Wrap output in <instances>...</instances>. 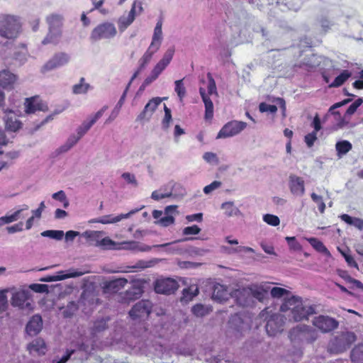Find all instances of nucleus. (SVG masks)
Listing matches in <instances>:
<instances>
[{"mask_svg":"<svg viewBox=\"0 0 363 363\" xmlns=\"http://www.w3.org/2000/svg\"><path fill=\"white\" fill-rule=\"evenodd\" d=\"M280 311L287 312L291 311V318L295 321L307 320L311 315L315 314V306H305L300 296L292 295L285 298L280 306Z\"/></svg>","mask_w":363,"mask_h":363,"instance_id":"nucleus-1","label":"nucleus"},{"mask_svg":"<svg viewBox=\"0 0 363 363\" xmlns=\"http://www.w3.org/2000/svg\"><path fill=\"white\" fill-rule=\"evenodd\" d=\"M21 23L16 15L0 13V36L9 40L16 39L20 34Z\"/></svg>","mask_w":363,"mask_h":363,"instance_id":"nucleus-2","label":"nucleus"},{"mask_svg":"<svg viewBox=\"0 0 363 363\" xmlns=\"http://www.w3.org/2000/svg\"><path fill=\"white\" fill-rule=\"evenodd\" d=\"M207 77L208 80V94L206 92L205 88L203 87H200L199 91L204 104V119L206 121H211L213 118V103L209 96H211V94H213L218 96V91L216 82L214 81L213 77L211 72L208 73Z\"/></svg>","mask_w":363,"mask_h":363,"instance_id":"nucleus-3","label":"nucleus"},{"mask_svg":"<svg viewBox=\"0 0 363 363\" xmlns=\"http://www.w3.org/2000/svg\"><path fill=\"white\" fill-rule=\"evenodd\" d=\"M289 337L291 342L312 343L318 337V333L314 328L301 325L293 328L289 332Z\"/></svg>","mask_w":363,"mask_h":363,"instance_id":"nucleus-4","label":"nucleus"},{"mask_svg":"<svg viewBox=\"0 0 363 363\" xmlns=\"http://www.w3.org/2000/svg\"><path fill=\"white\" fill-rule=\"evenodd\" d=\"M117 33L113 23L105 22L99 24L91 31L89 40L91 43H96L101 40L113 38Z\"/></svg>","mask_w":363,"mask_h":363,"instance_id":"nucleus-5","label":"nucleus"},{"mask_svg":"<svg viewBox=\"0 0 363 363\" xmlns=\"http://www.w3.org/2000/svg\"><path fill=\"white\" fill-rule=\"evenodd\" d=\"M174 53V49H168L166 51L161 60L157 63L153 70L151 72L150 76L145 79L143 86L140 88V89H144L145 86H148V84L157 79L160 73L165 69L166 67H167L172 61Z\"/></svg>","mask_w":363,"mask_h":363,"instance_id":"nucleus-6","label":"nucleus"},{"mask_svg":"<svg viewBox=\"0 0 363 363\" xmlns=\"http://www.w3.org/2000/svg\"><path fill=\"white\" fill-rule=\"evenodd\" d=\"M174 53V49H168L166 51L161 60L157 63L153 70L151 72L150 76L145 79L143 86L140 88V89H144L145 86H148V84L157 79L160 73L165 69L166 67H167L172 61Z\"/></svg>","mask_w":363,"mask_h":363,"instance_id":"nucleus-7","label":"nucleus"},{"mask_svg":"<svg viewBox=\"0 0 363 363\" xmlns=\"http://www.w3.org/2000/svg\"><path fill=\"white\" fill-rule=\"evenodd\" d=\"M312 324L317 330L323 333L333 332L339 326V322L335 318L324 315L315 316Z\"/></svg>","mask_w":363,"mask_h":363,"instance_id":"nucleus-8","label":"nucleus"},{"mask_svg":"<svg viewBox=\"0 0 363 363\" xmlns=\"http://www.w3.org/2000/svg\"><path fill=\"white\" fill-rule=\"evenodd\" d=\"M247 123L242 121L232 120L221 127L217 134V139L228 138L236 135L245 129Z\"/></svg>","mask_w":363,"mask_h":363,"instance_id":"nucleus-9","label":"nucleus"},{"mask_svg":"<svg viewBox=\"0 0 363 363\" xmlns=\"http://www.w3.org/2000/svg\"><path fill=\"white\" fill-rule=\"evenodd\" d=\"M70 55L65 52L55 53L41 68L42 73H46L58 69L69 63Z\"/></svg>","mask_w":363,"mask_h":363,"instance_id":"nucleus-10","label":"nucleus"},{"mask_svg":"<svg viewBox=\"0 0 363 363\" xmlns=\"http://www.w3.org/2000/svg\"><path fill=\"white\" fill-rule=\"evenodd\" d=\"M104 234L103 231H86L83 233V237L96 240V245L101 247L103 250H116L119 248L118 247V244L108 237L99 240Z\"/></svg>","mask_w":363,"mask_h":363,"instance_id":"nucleus-11","label":"nucleus"},{"mask_svg":"<svg viewBox=\"0 0 363 363\" xmlns=\"http://www.w3.org/2000/svg\"><path fill=\"white\" fill-rule=\"evenodd\" d=\"M11 305L18 307L21 310L30 311L33 310L32 302L30 297V291L28 290H20L13 294Z\"/></svg>","mask_w":363,"mask_h":363,"instance_id":"nucleus-12","label":"nucleus"},{"mask_svg":"<svg viewBox=\"0 0 363 363\" xmlns=\"http://www.w3.org/2000/svg\"><path fill=\"white\" fill-rule=\"evenodd\" d=\"M179 288V284L172 278L157 279L154 283L155 293L160 294H172Z\"/></svg>","mask_w":363,"mask_h":363,"instance_id":"nucleus-13","label":"nucleus"},{"mask_svg":"<svg viewBox=\"0 0 363 363\" xmlns=\"http://www.w3.org/2000/svg\"><path fill=\"white\" fill-rule=\"evenodd\" d=\"M356 335L354 333H347L342 335V338L336 337L334 342L330 345V351L335 353H340L356 341Z\"/></svg>","mask_w":363,"mask_h":363,"instance_id":"nucleus-14","label":"nucleus"},{"mask_svg":"<svg viewBox=\"0 0 363 363\" xmlns=\"http://www.w3.org/2000/svg\"><path fill=\"white\" fill-rule=\"evenodd\" d=\"M284 322L282 315L273 314L270 315L267 321L265 329L269 336H275L284 330Z\"/></svg>","mask_w":363,"mask_h":363,"instance_id":"nucleus-15","label":"nucleus"},{"mask_svg":"<svg viewBox=\"0 0 363 363\" xmlns=\"http://www.w3.org/2000/svg\"><path fill=\"white\" fill-rule=\"evenodd\" d=\"M108 109L107 106H104L94 116H90L88 120L84 121L80 126L77 129V135L79 138H82L91 126L104 115V112Z\"/></svg>","mask_w":363,"mask_h":363,"instance_id":"nucleus-16","label":"nucleus"},{"mask_svg":"<svg viewBox=\"0 0 363 363\" xmlns=\"http://www.w3.org/2000/svg\"><path fill=\"white\" fill-rule=\"evenodd\" d=\"M289 187L291 194L296 196H302L306 192L303 179L301 177L294 175V174L289 176Z\"/></svg>","mask_w":363,"mask_h":363,"instance_id":"nucleus-17","label":"nucleus"},{"mask_svg":"<svg viewBox=\"0 0 363 363\" xmlns=\"http://www.w3.org/2000/svg\"><path fill=\"white\" fill-rule=\"evenodd\" d=\"M4 112L6 129L12 132L18 130L21 128V123L18 121L16 114L9 109H4Z\"/></svg>","mask_w":363,"mask_h":363,"instance_id":"nucleus-18","label":"nucleus"},{"mask_svg":"<svg viewBox=\"0 0 363 363\" xmlns=\"http://www.w3.org/2000/svg\"><path fill=\"white\" fill-rule=\"evenodd\" d=\"M43 328V320L40 315H34L28 322L26 331L30 336L38 335Z\"/></svg>","mask_w":363,"mask_h":363,"instance_id":"nucleus-19","label":"nucleus"},{"mask_svg":"<svg viewBox=\"0 0 363 363\" xmlns=\"http://www.w3.org/2000/svg\"><path fill=\"white\" fill-rule=\"evenodd\" d=\"M135 211L132 210L127 213H122L118 216L106 215L92 220V223H99L102 224H110L118 223L123 219L128 218L130 216L135 214Z\"/></svg>","mask_w":363,"mask_h":363,"instance_id":"nucleus-20","label":"nucleus"},{"mask_svg":"<svg viewBox=\"0 0 363 363\" xmlns=\"http://www.w3.org/2000/svg\"><path fill=\"white\" fill-rule=\"evenodd\" d=\"M152 303L150 300H141L138 302V320H144L150 316Z\"/></svg>","mask_w":363,"mask_h":363,"instance_id":"nucleus-21","label":"nucleus"},{"mask_svg":"<svg viewBox=\"0 0 363 363\" xmlns=\"http://www.w3.org/2000/svg\"><path fill=\"white\" fill-rule=\"evenodd\" d=\"M17 79L16 76L7 69L0 71V86L4 89H12Z\"/></svg>","mask_w":363,"mask_h":363,"instance_id":"nucleus-22","label":"nucleus"},{"mask_svg":"<svg viewBox=\"0 0 363 363\" xmlns=\"http://www.w3.org/2000/svg\"><path fill=\"white\" fill-rule=\"evenodd\" d=\"M136 7V1H133L132 8L127 15L121 16L118 21L119 30L123 32L125 30L135 19V9Z\"/></svg>","mask_w":363,"mask_h":363,"instance_id":"nucleus-23","label":"nucleus"},{"mask_svg":"<svg viewBox=\"0 0 363 363\" xmlns=\"http://www.w3.org/2000/svg\"><path fill=\"white\" fill-rule=\"evenodd\" d=\"M99 299L93 291L85 289L81 295L79 303L84 306L92 307L96 305Z\"/></svg>","mask_w":363,"mask_h":363,"instance_id":"nucleus-24","label":"nucleus"},{"mask_svg":"<svg viewBox=\"0 0 363 363\" xmlns=\"http://www.w3.org/2000/svg\"><path fill=\"white\" fill-rule=\"evenodd\" d=\"M27 349L31 354L42 355L46 352V346L44 340L37 338L28 345Z\"/></svg>","mask_w":363,"mask_h":363,"instance_id":"nucleus-25","label":"nucleus"},{"mask_svg":"<svg viewBox=\"0 0 363 363\" xmlns=\"http://www.w3.org/2000/svg\"><path fill=\"white\" fill-rule=\"evenodd\" d=\"M25 108L27 113H33L36 111H45L48 109L47 106L38 101L35 97L26 99Z\"/></svg>","mask_w":363,"mask_h":363,"instance_id":"nucleus-26","label":"nucleus"},{"mask_svg":"<svg viewBox=\"0 0 363 363\" xmlns=\"http://www.w3.org/2000/svg\"><path fill=\"white\" fill-rule=\"evenodd\" d=\"M128 280L124 278L114 279L104 284V290L106 293H116L125 286Z\"/></svg>","mask_w":363,"mask_h":363,"instance_id":"nucleus-27","label":"nucleus"},{"mask_svg":"<svg viewBox=\"0 0 363 363\" xmlns=\"http://www.w3.org/2000/svg\"><path fill=\"white\" fill-rule=\"evenodd\" d=\"M162 102L161 99L159 97L153 98L150 99L147 104L145 105L143 112L140 114V118L141 119L145 118H150V116L152 115V113L156 110L157 107Z\"/></svg>","mask_w":363,"mask_h":363,"instance_id":"nucleus-28","label":"nucleus"},{"mask_svg":"<svg viewBox=\"0 0 363 363\" xmlns=\"http://www.w3.org/2000/svg\"><path fill=\"white\" fill-rule=\"evenodd\" d=\"M81 139L77 134L71 135L67 141L56 150V152L60 155L68 152L72 147H74L78 141Z\"/></svg>","mask_w":363,"mask_h":363,"instance_id":"nucleus-29","label":"nucleus"},{"mask_svg":"<svg viewBox=\"0 0 363 363\" xmlns=\"http://www.w3.org/2000/svg\"><path fill=\"white\" fill-rule=\"evenodd\" d=\"M162 40V21L159 20L157 22L155 28L154 29L152 40L151 44L152 47H156L159 50Z\"/></svg>","mask_w":363,"mask_h":363,"instance_id":"nucleus-30","label":"nucleus"},{"mask_svg":"<svg viewBox=\"0 0 363 363\" xmlns=\"http://www.w3.org/2000/svg\"><path fill=\"white\" fill-rule=\"evenodd\" d=\"M199 294V289L196 284H191L189 287L184 289L181 301L188 302L193 300L194 297Z\"/></svg>","mask_w":363,"mask_h":363,"instance_id":"nucleus-31","label":"nucleus"},{"mask_svg":"<svg viewBox=\"0 0 363 363\" xmlns=\"http://www.w3.org/2000/svg\"><path fill=\"white\" fill-rule=\"evenodd\" d=\"M228 296V289L223 286V285L219 284L214 285L212 296L213 299L221 302L227 300Z\"/></svg>","mask_w":363,"mask_h":363,"instance_id":"nucleus-32","label":"nucleus"},{"mask_svg":"<svg viewBox=\"0 0 363 363\" xmlns=\"http://www.w3.org/2000/svg\"><path fill=\"white\" fill-rule=\"evenodd\" d=\"M49 30H61L62 17L60 15L52 14L47 18Z\"/></svg>","mask_w":363,"mask_h":363,"instance_id":"nucleus-33","label":"nucleus"},{"mask_svg":"<svg viewBox=\"0 0 363 363\" xmlns=\"http://www.w3.org/2000/svg\"><path fill=\"white\" fill-rule=\"evenodd\" d=\"M309 243L314 248L315 250L323 253L325 256L330 257L331 254L322 241H320L317 238H310L308 239Z\"/></svg>","mask_w":363,"mask_h":363,"instance_id":"nucleus-34","label":"nucleus"},{"mask_svg":"<svg viewBox=\"0 0 363 363\" xmlns=\"http://www.w3.org/2000/svg\"><path fill=\"white\" fill-rule=\"evenodd\" d=\"M62 35L61 30H49V33L47 36L42 41L43 45L48 43L57 44Z\"/></svg>","mask_w":363,"mask_h":363,"instance_id":"nucleus-35","label":"nucleus"},{"mask_svg":"<svg viewBox=\"0 0 363 363\" xmlns=\"http://www.w3.org/2000/svg\"><path fill=\"white\" fill-rule=\"evenodd\" d=\"M340 219L348 225H354L359 230H363V219L352 218V216L348 214H342Z\"/></svg>","mask_w":363,"mask_h":363,"instance_id":"nucleus-36","label":"nucleus"},{"mask_svg":"<svg viewBox=\"0 0 363 363\" xmlns=\"http://www.w3.org/2000/svg\"><path fill=\"white\" fill-rule=\"evenodd\" d=\"M352 76V74L348 70H343L340 74L335 78L333 82L329 86L330 87H339L347 81L348 78Z\"/></svg>","mask_w":363,"mask_h":363,"instance_id":"nucleus-37","label":"nucleus"},{"mask_svg":"<svg viewBox=\"0 0 363 363\" xmlns=\"http://www.w3.org/2000/svg\"><path fill=\"white\" fill-rule=\"evenodd\" d=\"M83 275V272L75 271L74 269H69L66 272L60 271L57 275H55V278H57V281L64 280L69 278L78 277Z\"/></svg>","mask_w":363,"mask_h":363,"instance_id":"nucleus-38","label":"nucleus"},{"mask_svg":"<svg viewBox=\"0 0 363 363\" xmlns=\"http://www.w3.org/2000/svg\"><path fill=\"white\" fill-rule=\"evenodd\" d=\"M351 359L353 363H363V345H358L353 348Z\"/></svg>","mask_w":363,"mask_h":363,"instance_id":"nucleus-39","label":"nucleus"},{"mask_svg":"<svg viewBox=\"0 0 363 363\" xmlns=\"http://www.w3.org/2000/svg\"><path fill=\"white\" fill-rule=\"evenodd\" d=\"M157 50H158L157 48H155V46L152 48V45L150 44L149 45L148 50L140 60V67H144L146 65H147L148 62H150L154 54L156 53Z\"/></svg>","mask_w":363,"mask_h":363,"instance_id":"nucleus-40","label":"nucleus"},{"mask_svg":"<svg viewBox=\"0 0 363 363\" xmlns=\"http://www.w3.org/2000/svg\"><path fill=\"white\" fill-rule=\"evenodd\" d=\"M21 213L22 210L18 209L11 215H6L0 217V220L2 223L3 225L5 224L11 223L17 221L21 218Z\"/></svg>","mask_w":363,"mask_h":363,"instance_id":"nucleus-41","label":"nucleus"},{"mask_svg":"<svg viewBox=\"0 0 363 363\" xmlns=\"http://www.w3.org/2000/svg\"><path fill=\"white\" fill-rule=\"evenodd\" d=\"M78 308L79 306L77 303L74 301H70L66 307L62 308V313L65 318H70L75 313Z\"/></svg>","mask_w":363,"mask_h":363,"instance_id":"nucleus-42","label":"nucleus"},{"mask_svg":"<svg viewBox=\"0 0 363 363\" xmlns=\"http://www.w3.org/2000/svg\"><path fill=\"white\" fill-rule=\"evenodd\" d=\"M352 145L347 140L338 141L336 144V150L338 155H345L347 152L351 150Z\"/></svg>","mask_w":363,"mask_h":363,"instance_id":"nucleus-43","label":"nucleus"},{"mask_svg":"<svg viewBox=\"0 0 363 363\" xmlns=\"http://www.w3.org/2000/svg\"><path fill=\"white\" fill-rule=\"evenodd\" d=\"M90 85L84 83V78L80 79L79 83L73 86V92L75 94H85L89 89Z\"/></svg>","mask_w":363,"mask_h":363,"instance_id":"nucleus-44","label":"nucleus"},{"mask_svg":"<svg viewBox=\"0 0 363 363\" xmlns=\"http://www.w3.org/2000/svg\"><path fill=\"white\" fill-rule=\"evenodd\" d=\"M62 230H48L41 233L43 237H48L56 240H61L64 236Z\"/></svg>","mask_w":363,"mask_h":363,"instance_id":"nucleus-45","label":"nucleus"},{"mask_svg":"<svg viewBox=\"0 0 363 363\" xmlns=\"http://www.w3.org/2000/svg\"><path fill=\"white\" fill-rule=\"evenodd\" d=\"M175 91L182 101L186 94V89L184 85L183 79L175 82Z\"/></svg>","mask_w":363,"mask_h":363,"instance_id":"nucleus-46","label":"nucleus"},{"mask_svg":"<svg viewBox=\"0 0 363 363\" xmlns=\"http://www.w3.org/2000/svg\"><path fill=\"white\" fill-rule=\"evenodd\" d=\"M164 117L162 121L163 128L167 129L171 121L172 120V115L171 109L167 108L166 104H164Z\"/></svg>","mask_w":363,"mask_h":363,"instance_id":"nucleus-47","label":"nucleus"},{"mask_svg":"<svg viewBox=\"0 0 363 363\" xmlns=\"http://www.w3.org/2000/svg\"><path fill=\"white\" fill-rule=\"evenodd\" d=\"M311 198L313 201L318 205V209L320 213H324V211L325 209V204L323 201V199L320 195L316 194L315 193H312L311 194Z\"/></svg>","mask_w":363,"mask_h":363,"instance_id":"nucleus-48","label":"nucleus"},{"mask_svg":"<svg viewBox=\"0 0 363 363\" xmlns=\"http://www.w3.org/2000/svg\"><path fill=\"white\" fill-rule=\"evenodd\" d=\"M286 240L290 249L294 251H301V245L298 242L296 238L294 236L286 237Z\"/></svg>","mask_w":363,"mask_h":363,"instance_id":"nucleus-49","label":"nucleus"},{"mask_svg":"<svg viewBox=\"0 0 363 363\" xmlns=\"http://www.w3.org/2000/svg\"><path fill=\"white\" fill-rule=\"evenodd\" d=\"M264 221L268 225L272 226H277L280 223V220L278 216L273 214H265L263 217Z\"/></svg>","mask_w":363,"mask_h":363,"instance_id":"nucleus-50","label":"nucleus"},{"mask_svg":"<svg viewBox=\"0 0 363 363\" xmlns=\"http://www.w3.org/2000/svg\"><path fill=\"white\" fill-rule=\"evenodd\" d=\"M363 103V99L362 98H358L354 102L352 103L351 105L348 106L347 108L345 115H352L355 112H357V108L359 107V106L362 105Z\"/></svg>","mask_w":363,"mask_h":363,"instance_id":"nucleus-51","label":"nucleus"},{"mask_svg":"<svg viewBox=\"0 0 363 363\" xmlns=\"http://www.w3.org/2000/svg\"><path fill=\"white\" fill-rule=\"evenodd\" d=\"M191 311L194 315L200 317L204 316L208 313L207 308L202 304L194 305L191 309Z\"/></svg>","mask_w":363,"mask_h":363,"instance_id":"nucleus-52","label":"nucleus"},{"mask_svg":"<svg viewBox=\"0 0 363 363\" xmlns=\"http://www.w3.org/2000/svg\"><path fill=\"white\" fill-rule=\"evenodd\" d=\"M259 111L262 113L269 112L272 113H275L278 111V108L274 104H269L264 102L259 104Z\"/></svg>","mask_w":363,"mask_h":363,"instance_id":"nucleus-53","label":"nucleus"},{"mask_svg":"<svg viewBox=\"0 0 363 363\" xmlns=\"http://www.w3.org/2000/svg\"><path fill=\"white\" fill-rule=\"evenodd\" d=\"M270 294L273 297H277V298H279V297H282L285 295H289L291 293L289 290L280 287H273L271 291Z\"/></svg>","mask_w":363,"mask_h":363,"instance_id":"nucleus-54","label":"nucleus"},{"mask_svg":"<svg viewBox=\"0 0 363 363\" xmlns=\"http://www.w3.org/2000/svg\"><path fill=\"white\" fill-rule=\"evenodd\" d=\"M136 78V72H135L133 75H132V77L130 80V82H128V84H127L122 96H121L119 101H118L117 103V106H118L119 107H122L123 104H124V101H125V97H126V95L128 94V89L130 86V84L132 83V82Z\"/></svg>","mask_w":363,"mask_h":363,"instance_id":"nucleus-55","label":"nucleus"},{"mask_svg":"<svg viewBox=\"0 0 363 363\" xmlns=\"http://www.w3.org/2000/svg\"><path fill=\"white\" fill-rule=\"evenodd\" d=\"M201 231L199 226L196 225L186 226L184 228L182 233L184 235H198Z\"/></svg>","mask_w":363,"mask_h":363,"instance_id":"nucleus-56","label":"nucleus"},{"mask_svg":"<svg viewBox=\"0 0 363 363\" xmlns=\"http://www.w3.org/2000/svg\"><path fill=\"white\" fill-rule=\"evenodd\" d=\"M92 4L94 5V8L91 9L93 11L94 9L99 10L101 13L106 15L108 13V11L106 9H101V7L104 3V0H91Z\"/></svg>","mask_w":363,"mask_h":363,"instance_id":"nucleus-57","label":"nucleus"},{"mask_svg":"<svg viewBox=\"0 0 363 363\" xmlns=\"http://www.w3.org/2000/svg\"><path fill=\"white\" fill-rule=\"evenodd\" d=\"M316 140L317 134L315 131H312L305 135V143L308 147H312L315 144Z\"/></svg>","mask_w":363,"mask_h":363,"instance_id":"nucleus-58","label":"nucleus"},{"mask_svg":"<svg viewBox=\"0 0 363 363\" xmlns=\"http://www.w3.org/2000/svg\"><path fill=\"white\" fill-rule=\"evenodd\" d=\"M174 222V218L172 216L167 215L162 216V218L157 220V223L162 226H168L172 225Z\"/></svg>","mask_w":363,"mask_h":363,"instance_id":"nucleus-59","label":"nucleus"},{"mask_svg":"<svg viewBox=\"0 0 363 363\" xmlns=\"http://www.w3.org/2000/svg\"><path fill=\"white\" fill-rule=\"evenodd\" d=\"M6 291H0V312L4 311L8 306Z\"/></svg>","mask_w":363,"mask_h":363,"instance_id":"nucleus-60","label":"nucleus"},{"mask_svg":"<svg viewBox=\"0 0 363 363\" xmlns=\"http://www.w3.org/2000/svg\"><path fill=\"white\" fill-rule=\"evenodd\" d=\"M222 208L225 210L227 216H232L235 213V208L232 202H226L222 204Z\"/></svg>","mask_w":363,"mask_h":363,"instance_id":"nucleus-61","label":"nucleus"},{"mask_svg":"<svg viewBox=\"0 0 363 363\" xmlns=\"http://www.w3.org/2000/svg\"><path fill=\"white\" fill-rule=\"evenodd\" d=\"M222 183L220 182L214 181L212 183L208 184L206 186L204 187L203 191L204 194H209L211 193L212 191L214 189H216L221 186Z\"/></svg>","mask_w":363,"mask_h":363,"instance_id":"nucleus-62","label":"nucleus"},{"mask_svg":"<svg viewBox=\"0 0 363 363\" xmlns=\"http://www.w3.org/2000/svg\"><path fill=\"white\" fill-rule=\"evenodd\" d=\"M106 322L107 320L105 319L96 321L94 325V330L96 332H101L105 330L107 328Z\"/></svg>","mask_w":363,"mask_h":363,"instance_id":"nucleus-63","label":"nucleus"},{"mask_svg":"<svg viewBox=\"0 0 363 363\" xmlns=\"http://www.w3.org/2000/svg\"><path fill=\"white\" fill-rule=\"evenodd\" d=\"M121 178L128 184H134L135 183V177L134 174H130L129 172H124L121 174Z\"/></svg>","mask_w":363,"mask_h":363,"instance_id":"nucleus-64","label":"nucleus"}]
</instances>
